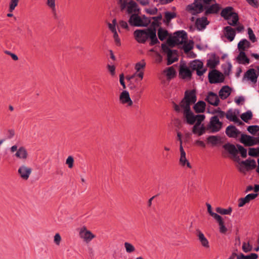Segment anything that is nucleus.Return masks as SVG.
<instances>
[{
    "label": "nucleus",
    "mask_w": 259,
    "mask_h": 259,
    "mask_svg": "<svg viewBox=\"0 0 259 259\" xmlns=\"http://www.w3.org/2000/svg\"><path fill=\"white\" fill-rule=\"evenodd\" d=\"M196 100L195 91L194 90H187L185 92L184 99L179 103V106L184 109V113L187 122L191 125L194 124L195 122L196 115L191 111L190 105L195 103Z\"/></svg>",
    "instance_id": "nucleus-1"
},
{
    "label": "nucleus",
    "mask_w": 259,
    "mask_h": 259,
    "mask_svg": "<svg viewBox=\"0 0 259 259\" xmlns=\"http://www.w3.org/2000/svg\"><path fill=\"white\" fill-rule=\"evenodd\" d=\"M134 36L136 40L140 44H145L150 40V45L153 46L159 43L156 36L155 28H147L143 29H137L134 32Z\"/></svg>",
    "instance_id": "nucleus-2"
},
{
    "label": "nucleus",
    "mask_w": 259,
    "mask_h": 259,
    "mask_svg": "<svg viewBox=\"0 0 259 259\" xmlns=\"http://www.w3.org/2000/svg\"><path fill=\"white\" fill-rule=\"evenodd\" d=\"M233 7H227L222 10L221 15L225 20H228V23L230 25L234 26L237 25L239 18L237 13L233 12Z\"/></svg>",
    "instance_id": "nucleus-3"
},
{
    "label": "nucleus",
    "mask_w": 259,
    "mask_h": 259,
    "mask_svg": "<svg viewBox=\"0 0 259 259\" xmlns=\"http://www.w3.org/2000/svg\"><path fill=\"white\" fill-rule=\"evenodd\" d=\"M77 230L79 238L85 243H89L96 238V235L85 226L80 227Z\"/></svg>",
    "instance_id": "nucleus-4"
},
{
    "label": "nucleus",
    "mask_w": 259,
    "mask_h": 259,
    "mask_svg": "<svg viewBox=\"0 0 259 259\" xmlns=\"http://www.w3.org/2000/svg\"><path fill=\"white\" fill-rule=\"evenodd\" d=\"M223 127V122L220 121L218 116H213L210 119L209 122L206 125V128L210 133L219 132Z\"/></svg>",
    "instance_id": "nucleus-5"
},
{
    "label": "nucleus",
    "mask_w": 259,
    "mask_h": 259,
    "mask_svg": "<svg viewBox=\"0 0 259 259\" xmlns=\"http://www.w3.org/2000/svg\"><path fill=\"white\" fill-rule=\"evenodd\" d=\"M161 49L162 51L167 54V64L168 65H170L177 60L178 55L177 51L169 49L165 44L161 45Z\"/></svg>",
    "instance_id": "nucleus-6"
},
{
    "label": "nucleus",
    "mask_w": 259,
    "mask_h": 259,
    "mask_svg": "<svg viewBox=\"0 0 259 259\" xmlns=\"http://www.w3.org/2000/svg\"><path fill=\"white\" fill-rule=\"evenodd\" d=\"M187 10L192 15H195L203 11V6L201 4V0H194V2L188 5Z\"/></svg>",
    "instance_id": "nucleus-7"
},
{
    "label": "nucleus",
    "mask_w": 259,
    "mask_h": 259,
    "mask_svg": "<svg viewBox=\"0 0 259 259\" xmlns=\"http://www.w3.org/2000/svg\"><path fill=\"white\" fill-rule=\"evenodd\" d=\"M208 79L210 83L222 82L224 80L223 74L217 70H212L209 72Z\"/></svg>",
    "instance_id": "nucleus-8"
},
{
    "label": "nucleus",
    "mask_w": 259,
    "mask_h": 259,
    "mask_svg": "<svg viewBox=\"0 0 259 259\" xmlns=\"http://www.w3.org/2000/svg\"><path fill=\"white\" fill-rule=\"evenodd\" d=\"M190 66L192 70L196 71L197 75L199 76L202 75L207 70L206 68H203V62L198 60L192 61Z\"/></svg>",
    "instance_id": "nucleus-9"
},
{
    "label": "nucleus",
    "mask_w": 259,
    "mask_h": 259,
    "mask_svg": "<svg viewBox=\"0 0 259 259\" xmlns=\"http://www.w3.org/2000/svg\"><path fill=\"white\" fill-rule=\"evenodd\" d=\"M258 75L256 73V70L253 68H250L247 70L244 74L242 78V81H250L253 83L257 82Z\"/></svg>",
    "instance_id": "nucleus-10"
},
{
    "label": "nucleus",
    "mask_w": 259,
    "mask_h": 259,
    "mask_svg": "<svg viewBox=\"0 0 259 259\" xmlns=\"http://www.w3.org/2000/svg\"><path fill=\"white\" fill-rule=\"evenodd\" d=\"M31 172V168L26 165L25 164H22L19 166L18 169V173L19 176L22 179L24 180H27L29 178Z\"/></svg>",
    "instance_id": "nucleus-11"
},
{
    "label": "nucleus",
    "mask_w": 259,
    "mask_h": 259,
    "mask_svg": "<svg viewBox=\"0 0 259 259\" xmlns=\"http://www.w3.org/2000/svg\"><path fill=\"white\" fill-rule=\"evenodd\" d=\"M129 23L131 25L136 26H146L148 24L147 22L135 14L131 16Z\"/></svg>",
    "instance_id": "nucleus-12"
},
{
    "label": "nucleus",
    "mask_w": 259,
    "mask_h": 259,
    "mask_svg": "<svg viewBox=\"0 0 259 259\" xmlns=\"http://www.w3.org/2000/svg\"><path fill=\"white\" fill-rule=\"evenodd\" d=\"M221 8L219 4L215 3L211 5L203 6V11L205 10V15L217 14L220 11Z\"/></svg>",
    "instance_id": "nucleus-13"
},
{
    "label": "nucleus",
    "mask_w": 259,
    "mask_h": 259,
    "mask_svg": "<svg viewBox=\"0 0 259 259\" xmlns=\"http://www.w3.org/2000/svg\"><path fill=\"white\" fill-rule=\"evenodd\" d=\"M240 141L241 143L247 146H253L258 143L254 138L245 134L241 135Z\"/></svg>",
    "instance_id": "nucleus-14"
},
{
    "label": "nucleus",
    "mask_w": 259,
    "mask_h": 259,
    "mask_svg": "<svg viewBox=\"0 0 259 259\" xmlns=\"http://www.w3.org/2000/svg\"><path fill=\"white\" fill-rule=\"evenodd\" d=\"M119 101L122 104H127L129 106L133 105V101L131 100L129 93L127 91H123L119 96Z\"/></svg>",
    "instance_id": "nucleus-15"
},
{
    "label": "nucleus",
    "mask_w": 259,
    "mask_h": 259,
    "mask_svg": "<svg viewBox=\"0 0 259 259\" xmlns=\"http://www.w3.org/2000/svg\"><path fill=\"white\" fill-rule=\"evenodd\" d=\"M205 100L210 104L213 106H218L220 102V100L217 95L213 92L208 93Z\"/></svg>",
    "instance_id": "nucleus-16"
},
{
    "label": "nucleus",
    "mask_w": 259,
    "mask_h": 259,
    "mask_svg": "<svg viewBox=\"0 0 259 259\" xmlns=\"http://www.w3.org/2000/svg\"><path fill=\"white\" fill-rule=\"evenodd\" d=\"M241 132L233 125H229L226 129V134L230 138H237Z\"/></svg>",
    "instance_id": "nucleus-17"
},
{
    "label": "nucleus",
    "mask_w": 259,
    "mask_h": 259,
    "mask_svg": "<svg viewBox=\"0 0 259 259\" xmlns=\"http://www.w3.org/2000/svg\"><path fill=\"white\" fill-rule=\"evenodd\" d=\"M192 75L191 71L186 67L181 66L179 68V77L183 79H190Z\"/></svg>",
    "instance_id": "nucleus-18"
},
{
    "label": "nucleus",
    "mask_w": 259,
    "mask_h": 259,
    "mask_svg": "<svg viewBox=\"0 0 259 259\" xmlns=\"http://www.w3.org/2000/svg\"><path fill=\"white\" fill-rule=\"evenodd\" d=\"M168 47L172 48L178 44V31L174 33V35H169L167 39L166 44Z\"/></svg>",
    "instance_id": "nucleus-19"
},
{
    "label": "nucleus",
    "mask_w": 259,
    "mask_h": 259,
    "mask_svg": "<svg viewBox=\"0 0 259 259\" xmlns=\"http://www.w3.org/2000/svg\"><path fill=\"white\" fill-rule=\"evenodd\" d=\"M209 22L205 17H202L196 19L195 25L197 28L200 30L204 29L206 25H208Z\"/></svg>",
    "instance_id": "nucleus-20"
},
{
    "label": "nucleus",
    "mask_w": 259,
    "mask_h": 259,
    "mask_svg": "<svg viewBox=\"0 0 259 259\" xmlns=\"http://www.w3.org/2000/svg\"><path fill=\"white\" fill-rule=\"evenodd\" d=\"M28 156L27 150L23 146L20 147L15 154L16 158L22 160H26L28 158Z\"/></svg>",
    "instance_id": "nucleus-21"
},
{
    "label": "nucleus",
    "mask_w": 259,
    "mask_h": 259,
    "mask_svg": "<svg viewBox=\"0 0 259 259\" xmlns=\"http://www.w3.org/2000/svg\"><path fill=\"white\" fill-rule=\"evenodd\" d=\"M224 34L230 41H232L235 36V30L230 26H226L224 28Z\"/></svg>",
    "instance_id": "nucleus-22"
},
{
    "label": "nucleus",
    "mask_w": 259,
    "mask_h": 259,
    "mask_svg": "<svg viewBox=\"0 0 259 259\" xmlns=\"http://www.w3.org/2000/svg\"><path fill=\"white\" fill-rule=\"evenodd\" d=\"M196 235L198 238V239L201 243V244L205 248H208L209 247V242L206 238L204 236V234L201 231L197 229L196 231Z\"/></svg>",
    "instance_id": "nucleus-23"
},
{
    "label": "nucleus",
    "mask_w": 259,
    "mask_h": 259,
    "mask_svg": "<svg viewBox=\"0 0 259 259\" xmlns=\"http://www.w3.org/2000/svg\"><path fill=\"white\" fill-rule=\"evenodd\" d=\"M180 45H183L182 48L184 52L186 53H188L193 48L194 42L192 40H188L186 41L179 40V46Z\"/></svg>",
    "instance_id": "nucleus-24"
},
{
    "label": "nucleus",
    "mask_w": 259,
    "mask_h": 259,
    "mask_svg": "<svg viewBox=\"0 0 259 259\" xmlns=\"http://www.w3.org/2000/svg\"><path fill=\"white\" fill-rule=\"evenodd\" d=\"M239 113L238 109H229L226 112V117L229 120L234 122L238 119L237 115Z\"/></svg>",
    "instance_id": "nucleus-25"
},
{
    "label": "nucleus",
    "mask_w": 259,
    "mask_h": 259,
    "mask_svg": "<svg viewBox=\"0 0 259 259\" xmlns=\"http://www.w3.org/2000/svg\"><path fill=\"white\" fill-rule=\"evenodd\" d=\"M180 153H181V157L179 159V162L182 164V166L187 165V167L191 168V165L188 160L187 159L186 157V153L184 151L182 146L181 145L180 147Z\"/></svg>",
    "instance_id": "nucleus-26"
},
{
    "label": "nucleus",
    "mask_w": 259,
    "mask_h": 259,
    "mask_svg": "<svg viewBox=\"0 0 259 259\" xmlns=\"http://www.w3.org/2000/svg\"><path fill=\"white\" fill-rule=\"evenodd\" d=\"M126 10L128 13H137L139 11V8L137 4L133 1H130L126 7Z\"/></svg>",
    "instance_id": "nucleus-27"
},
{
    "label": "nucleus",
    "mask_w": 259,
    "mask_h": 259,
    "mask_svg": "<svg viewBox=\"0 0 259 259\" xmlns=\"http://www.w3.org/2000/svg\"><path fill=\"white\" fill-rule=\"evenodd\" d=\"M231 91V89L229 86L225 85L219 91V96L223 100L226 99L230 95Z\"/></svg>",
    "instance_id": "nucleus-28"
},
{
    "label": "nucleus",
    "mask_w": 259,
    "mask_h": 259,
    "mask_svg": "<svg viewBox=\"0 0 259 259\" xmlns=\"http://www.w3.org/2000/svg\"><path fill=\"white\" fill-rule=\"evenodd\" d=\"M206 104L203 101H199L193 106L194 110L195 112L202 113L204 111L205 109Z\"/></svg>",
    "instance_id": "nucleus-29"
},
{
    "label": "nucleus",
    "mask_w": 259,
    "mask_h": 259,
    "mask_svg": "<svg viewBox=\"0 0 259 259\" xmlns=\"http://www.w3.org/2000/svg\"><path fill=\"white\" fill-rule=\"evenodd\" d=\"M207 130L206 126H204L203 124L201 125H198L196 130H194V125L192 127V133L194 134H197L198 136L203 135Z\"/></svg>",
    "instance_id": "nucleus-30"
},
{
    "label": "nucleus",
    "mask_w": 259,
    "mask_h": 259,
    "mask_svg": "<svg viewBox=\"0 0 259 259\" xmlns=\"http://www.w3.org/2000/svg\"><path fill=\"white\" fill-rule=\"evenodd\" d=\"M223 148L234 156L238 153V150L233 144L228 143L223 145Z\"/></svg>",
    "instance_id": "nucleus-31"
},
{
    "label": "nucleus",
    "mask_w": 259,
    "mask_h": 259,
    "mask_svg": "<svg viewBox=\"0 0 259 259\" xmlns=\"http://www.w3.org/2000/svg\"><path fill=\"white\" fill-rule=\"evenodd\" d=\"M237 59L239 63L243 64H248L249 63V59L246 57V54L244 51H241L238 55Z\"/></svg>",
    "instance_id": "nucleus-32"
},
{
    "label": "nucleus",
    "mask_w": 259,
    "mask_h": 259,
    "mask_svg": "<svg viewBox=\"0 0 259 259\" xmlns=\"http://www.w3.org/2000/svg\"><path fill=\"white\" fill-rule=\"evenodd\" d=\"M157 34L159 39L161 41L164 40L167 37L169 36L167 31L161 28L158 29Z\"/></svg>",
    "instance_id": "nucleus-33"
},
{
    "label": "nucleus",
    "mask_w": 259,
    "mask_h": 259,
    "mask_svg": "<svg viewBox=\"0 0 259 259\" xmlns=\"http://www.w3.org/2000/svg\"><path fill=\"white\" fill-rule=\"evenodd\" d=\"M250 44L249 41L246 39H243L239 41L238 44V48L241 51H244L246 48H249Z\"/></svg>",
    "instance_id": "nucleus-34"
},
{
    "label": "nucleus",
    "mask_w": 259,
    "mask_h": 259,
    "mask_svg": "<svg viewBox=\"0 0 259 259\" xmlns=\"http://www.w3.org/2000/svg\"><path fill=\"white\" fill-rule=\"evenodd\" d=\"M208 143L215 145L221 142V138L217 136H210L207 138Z\"/></svg>",
    "instance_id": "nucleus-35"
},
{
    "label": "nucleus",
    "mask_w": 259,
    "mask_h": 259,
    "mask_svg": "<svg viewBox=\"0 0 259 259\" xmlns=\"http://www.w3.org/2000/svg\"><path fill=\"white\" fill-rule=\"evenodd\" d=\"M241 163L244 165L248 169H253L256 167V162L254 160L247 159L245 161H242Z\"/></svg>",
    "instance_id": "nucleus-36"
},
{
    "label": "nucleus",
    "mask_w": 259,
    "mask_h": 259,
    "mask_svg": "<svg viewBox=\"0 0 259 259\" xmlns=\"http://www.w3.org/2000/svg\"><path fill=\"white\" fill-rule=\"evenodd\" d=\"M47 5L48 7L51 9L53 15L56 16V8L55 4V0H47Z\"/></svg>",
    "instance_id": "nucleus-37"
},
{
    "label": "nucleus",
    "mask_w": 259,
    "mask_h": 259,
    "mask_svg": "<svg viewBox=\"0 0 259 259\" xmlns=\"http://www.w3.org/2000/svg\"><path fill=\"white\" fill-rule=\"evenodd\" d=\"M252 117V113L250 110H248L246 112L243 113L241 115V118L245 122H248V120Z\"/></svg>",
    "instance_id": "nucleus-38"
},
{
    "label": "nucleus",
    "mask_w": 259,
    "mask_h": 259,
    "mask_svg": "<svg viewBox=\"0 0 259 259\" xmlns=\"http://www.w3.org/2000/svg\"><path fill=\"white\" fill-rule=\"evenodd\" d=\"M205 117V115L203 114H198L196 115V123L194 124V130H196L198 125H201L202 124L201 122L204 120Z\"/></svg>",
    "instance_id": "nucleus-39"
},
{
    "label": "nucleus",
    "mask_w": 259,
    "mask_h": 259,
    "mask_svg": "<svg viewBox=\"0 0 259 259\" xmlns=\"http://www.w3.org/2000/svg\"><path fill=\"white\" fill-rule=\"evenodd\" d=\"M124 246L126 252L128 253L134 252L136 250L135 246L131 243L126 242L124 243Z\"/></svg>",
    "instance_id": "nucleus-40"
},
{
    "label": "nucleus",
    "mask_w": 259,
    "mask_h": 259,
    "mask_svg": "<svg viewBox=\"0 0 259 259\" xmlns=\"http://www.w3.org/2000/svg\"><path fill=\"white\" fill-rule=\"evenodd\" d=\"M216 211L218 213H219L221 214H223V215L230 214L232 211V209L230 207H229L228 209H224V208H222L221 207H217L216 208Z\"/></svg>",
    "instance_id": "nucleus-41"
},
{
    "label": "nucleus",
    "mask_w": 259,
    "mask_h": 259,
    "mask_svg": "<svg viewBox=\"0 0 259 259\" xmlns=\"http://www.w3.org/2000/svg\"><path fill=\"white\" fill-rule=\"evenodd\" d=\"M166 73V75L167 78L170 79L173 78L176 75V71L174 69L173 67H170L164 71Z\"/></svg>",
    "instance_id": "nucleus-42"
},
{
    "label": "nucleus",
    "mask_w": 259,
    "mask_h": 259,
    "mask_svg": "<svg viewBox=\"0 0 259 259\" xmlns=\"http://www.w3.org/2000/svg\"><path fill=\"white\" fill-rule=\"evenodd\" d=\"M146 66V63L144 60L136 64L135 68L136 72L143 71V70Z\"/></svg>",
    "instance_id": "nucleus-43"
},
{
    "label": "nucleus",
    "mask_w": 259,
    "mask_h": 259,
    "mask_svg": "<svg viewBox=\"0 0 259 259\" xmlns=\"http://www.w3.org/2000/svg\"><path fill=\"white\" fill-rule=\"evenodd\" d=\"M19 0H11L9 3V10L12 12L18 6Z\"/></svg>",
    "instance_id": "nucleus-44"
},
{
    "label": "nucleus",
    "mask_w": 259,
    "mask_h": 259,
    "mask_svg": "<svg viewBox=\"0 0 259 259\" xmlns=\"http://www.w3.org/2000/svg\"><path fill=\"white\" fill-rule=\"evenodd\" d=\"M237 147L238 148V152L239 151L241 156L243 158H245L247 156V151L241 145L237 144Z\"/></svg>",
    "instance_id": "nucleus-45"
},
{
    "label": "nucleus",
    "mask_w": 259,
    "mask_h": 259,
    "mask_svg": "<svg viewBox=\"0 0 259 259\" xmlns=\"http://www.w3.org/2000/svg\"><path fill=\"white\" fill-rule=\"evenodd\" d=\"M247 131L252 135H254L259 131L258 125H250L247 127Z\"/></svg>",
    "instance_id": "nucleus-46"
},
{
    "label": "nucleus",
    "mask_w": 259,
    "mask_h": 259,
    "mask_svg": "<svg viewBox=\"0 0 259 259\" xmlns=\"http://www.w3.org/2000/svg\"><path fill=\"white\" fill-rule=\"evenodd\" d=\"M130 1L128 0H118V4L121 10H123L126 8Z\"/></svg>",
    "instance_id": "nucleus-47"
},
{
    "label": "nucleus",
    "mask_w": 259,
    "mask_h": 259,
    "mask_svg": "<svg viewBox=\"0 0 259 259\" xmlns=\"http://www.w3.org/2000/svg\"><path fill=\"white\" fill-rule=\"evenodd\" d=\"M247 30H248V34L249 39L252 42H255L256 41V37H255L252 29L251 28H248Z\"/></svg>",
    "instance_id": "nucleus-48"
},
{
    "label": "nucleus",
    "mask_w": 259,
    "mask_h": 259,
    "mask_svg": "<svg viewBox=\"0 0 259 259\" xmlns=\"http://www.w3.org/2000/svg\"><path fill=\"white\" fill-rule=\"evenodd\" d=\"M248 154L251 156H257L259 155V147L255 148H249Z\"/></svg>",
    "instance_id": "nucleus-49"
},
{
    "label": "nucleus",
    "mask_w": 259,
    "mask_h": 259,
    "mask_svg": "<svg viewBox=\"0 0 259 259\" xmlns=\"http://www.w3.org/2000/svg\"><path fill=\"white\" fill-rule=\"evenodd\" d=\"M219 61H217L214 59L208 60L207 63V65L210 68H214L218 64Z\"/></svg>",
    "instance_id": "nucleus-50"
},
{
    "label": "nucleus",
    "mask_w": 259,
    "mask_h": 259,
    "mask_svg": "<svg viewBox=\"0 0 259 259\" xmlns=\"http://www.w3.org/2000/svg\"><path fill=\"white\" fill-rule=\"evenodd\" d=\"M252 249V247L250 245L249 243H246L245 242H243L242 245V250L244 252H248L251 251Z\"/></svg>",
    "instance_id": "nucleus-51"
},
{
    "label": "nucleus",
    "mask_w": 259,
    "mask_h": 259,
    "mask_svg": "<svg viewBox=\"0 0 259 259\" xmlns=\"http://www.w3.org/2000/svg\"><path fill=\"white\" fill-rule=\"evenodd\" d=\"M257 196V194L251 193L247 195L243 198L246 201V203H248L250 200L255 199Z\"/></svg>",
    "instance_id": "nucleus-52"
},
{
    "label": "nucleus",
    "mask_w": 259,
    "mask_h": 259,
    "mask_svg": "<svg viewBox=\"0 0 259 259\" xmlns=\"http://www.w3.org/2000/svg\"><path fill=\"white\" fill-rule=\"evenodd\" d=\"M170 102L171 104L173 105V107L175 111H178V105L177 104V99H176L174 95H170Z\"/></svg>",
    "instance_id": "nucleus-53"
},
{
    "label": "nucleus",
    "mask_w": 259,
    "mask_h": 259,
    "mask_svg": "<svg viewBox=\"0 0 259 259\" xmlns=\"http://www.w3.org/2000/svg\"><path fill=\"white\" fill-rule=\"evenodd\" d=\"M218 223H219V226H220V232L222 233H225L227 232V229L226 228V227L224 225V222L223 221V219L221 220V221H219Z\"/></svg>",
    "instance_id": "nucleus-54"
},
{
    "label": "nucleus",
    "mask_w": 259,
    "mask_h": 259,
    "mask_svg": "<svg viewBox=\"0 0 259 259\" xmlns=\"http://www.w3.org/2000/svg\"><path fill=\"white\" fill-rule=\"evenodd\" d=\"M62 240L61 237L59 233H56L54 237V242L56 245H60Z\"/></svg>",
    "instance_id": "nucleus-55"
},
{
    "label": "nucleus",
    "mask_w": 259,
    "mask_h": 259,
    "mask_svg": "<svg viewBox=\"0 0 259 259\" xmlns=\"http://www.w3.org/2000/svg\"><path fill=\"white\" fill-rule=\"evenodd\" d=\"M74 159L72 156H69L66 160V164L68 165V167L71 168L73 166Z\"/></svg>",
    "instance_id": "nucleus-56"
},
{
    "label": "nucleus",
    "mask_w": 259,
    "mask_h": 259,
    "mask_svg": "<svg viewBox=\"0 0 259 259\" xmlns=\"http://www.w3.org/2000/svg\"><path fill=\"white\" fill-rule=\"evenodd\" d=\"M182 38L181 41L188 40L187 32L184 30H179V38Z\"/></svg>",
    "instance_id": "nucleus-57"
},
{
    "label": "nucleus",
    "mask_w": 259,
    "mask_h": 259,
    "mask_svg": "<svg viewBox=\"0 0 259 259\" xmlns=\"http://www.w3.org/2000/svg\"><path fill=\"white\" fill-rule=\"evenodd\" d=\"M108 71L110 72L112 76H114L115 74V67L113 65L108 64L107 66Z\"/></svg>",
    "instance_id": "nucleus-58"
},
{
    "label": "nucleus",
    "mask_w": 259,
    "mask_h": 259,
    "mask_svg": "<svg viewBox=\"0 0 259 259\" xmlns=\"http://www.w3.org/2000/svg\"><path fill=\"white\" fill-rule=\"evenodd\" d=\"M116 21L115 19H113L112 20V23H108V27L109 29L112 31V32L116 31Z\"/></svg>",
    "instance_id": "nucleus-59"
},
{
    "label": "nucleus",
    "mask_w": 259,
    "mask_h": 259,
    "mask_svg": "<svg viewBox=\"0 0 259 259\" xmlns=\"http://www.w3.org/2000/svg\"><path fill=\"white\" fill-rule=\"evenodd\" d=\"M177 120L176 119L175 120L171 121L169 124H168V127L170 130H177Z\"/></svg>",
    "instance_id": "nucleus-60"
},
{
    "label": "nucleus",
    "mask_w": 259,
    "mask_h": 259,
    "mask_svg": "<svg viewBox=\"0 0 259 259\" xmlns=\"http://www.w3.org/2000/svg\"><path fill=\"white\" fill-rule=\"evenodd\" d=\"M176 15L173 13L167 12L165 13V18L167 22L169 21L171 19L174 18Z\"/></svg>",
    "instance_id": "nucleus-61"
},
{
    "label": "nucleus",
    "mask_w": 259,
    "mask_h": 259,
    "mask_svg": "<svg viewBox=\"0 0 259 259\" xmlns=\"http://www.w3.org/2000/svg\"><path fill=\"white\" fill-rule=\"evenodd\" d=\"M15 131L13 129H9L7 131V138L8 139L13 138L15 136Z\"/></svg>",
    "instance_id": "nucleus-62"
},
{
    "label": "nucleus",
    "mask_w": 259,
    "mask_h": 259,
    "mask_svg": "<svg viewBox=\"0 0 259 259\" xmlns=\"http://www.w3.org/2000/svg\"><path fill=\"white\" fill-rule=\"evenodd\" d=\"M247 2L251 6L254 8H258L259 6V4L256 0H246Z\"/></svg>",
    "instance_id": "nucleus-63"
},
{
    "label": "nucleus",
    "mask_w": 259,
    "mask_h": 259,
    "mask_svg": "<svg viewBox=\"0 0 259 259\" xmlns=\"http://www.w3.org/2000/svg\"><path fill=\"white\" fill-rule=\"evenodd\" d=\"M243 259H257L258 255L257 254L252 253L248 255H244L242 256Z\"/></svg>",
    "instance_id": "nucleus-64"
}]
</instances>
